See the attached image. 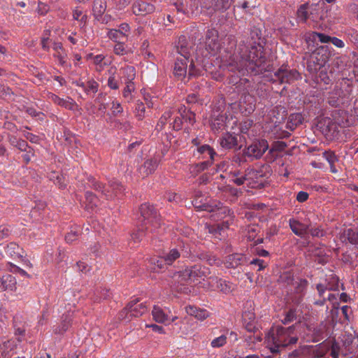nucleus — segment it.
I'll use <instances>...</instances> for the list:
<instances>
[{"label":"nucleus","instance_id":"obj_1","mask_svg":"<svg viewBox=\"0 0 358 358\" xmlns=\"http://www.w3.org/2000/svg\"><path fill=\"white\" fill-rule=\"evenodd\" d=\"M225 65L230 71L240 73L245 69L255 75L271 71L273 68L259 43L248 47L244 41L240 42L237 52L229 57Z\"/></svg>","mask_w":358,"mask_h":358},{"label":"nucleus","instance_id":"obj_2","mask_svg":"<svg viewBox=\"0 0 358 358\" xmlns=\"http://www.w3.org/2000/svg\"><path fill=\"white\" fill-rule=\"evenodd\" d=\"M297 341L294 325L288 327L280 325L273 327L267 336L268 348L273 354L280 353L285 348L296 344Z\"/></svg>","mask_w":358,"mask_h":358},{"label":"nucleus","instance_id":"obj_3","mask_svg":"<svg viewBox=\"0 0 358 358\" xmlns=\"http://www.w3.org/2000/svg\"><path fill=\"white\" fill-rule=\"evenodd\" d=\"M209 273V268L201 264H195L188 266L182 271L175 272L170 276L175 282L183 285L195 282L199 278H204Z\"/></svg>","mask_w":358,"mask_h":358},{"label":"nucleus","instance_id":"obj_4","mask_svg":"<svg viewBox=\"0 0 358 358\" xmlns=\"http://www.w3.org/2000/svg\"><path fill=\"white\" fill-rule=\"evenodd\" d=\"M139 211L142 217L141 224L145 226L146 229L150 228V232L155 233L161 226V219L157 210L152 205L148 203H143Z\"/></svg>","mask_w":358,"mask_h":358},{"label":"nucleus","instance_id":"obj_5","mask_svg":"<svg viewBox=\"0 0 358 358\" xmlns=\"http://www.w3.org/2000/svg\"><path fill=\"white\" fill-rule=\"evenodd\" d=\"M90 187L95 191L101 192L107 200L112 199L113 196V194L110 193L109 188L111 189L115 195L118 193H122L124 190L123 185L117 180L110 181L108 187L104 184L94 178L90 179Z\"/></svg>","mask_w":358,"mask_h":358},{"label":"nucleus","instance_id":"obj_6","mask_svg":"<svg viewBox=\"0 0 358 358\" xmlns=\"http://www.w3.org/2000/svg\"><path fill=\"white\" fill-rule=\"evenodd\" d=\"M218 38V31L215 29L207 30L204 42L205 51L202 53L204 57L216 55L220 48Z\"/></svg>","mask_w":358,"mask_h":358},{"label":"nucleus","instance_id":"obj_7","mask_svg":"<svg viewBox=\"0 0 358 358\" xmlns=\"http://www.w3.org/2000/svg\"><path fill=\"white\" fill-rule=\"evenodd\" d=\"M268 148V143L266 140H256L243 150V155L252 159H259L263 156Z\"/></svg>","mask_w":358,"mask_h":358},{"label":"nucleus","instance_id":"obj_8","mask_svg":"<svg viewBox=\"0 0 358 358\" xmlns=\"http://www.w3.org/2000/svg\"><path fill=\"white\" fill-rule=\"evenodd\" d=\"M243 322L245 329L250 333H254L252 336H249L245 340L250 343H255L257 341H261L262 338L259 334L255 335V333L258 330L255 324V313L251 311H245L243 314Z\"/></svg>","mask_w":358,"mask_h":358},{"label":"nucleus","instance_id":"obj_9","mask_svg":"<svg viewBox=\"0 0 358 358\" xmlns=\"http://www.w3.org/2000/svg\"><path fill=\"white\" fill-rule=\"evenodd\" d=\"M332 117L334 120V123H331L330 120H328L326 130H335L336 124H338L341 127H349L352 124L351 117H350L348 112L344 110H334L332 113Z\"/></svg>","mask_w":358,"mask_h":358},{"label":"nucleus","instance_id":"obj_10","mask_svg":"<svg viewBox=\"0 0 358 358\" xmlns=\"http://www.w3.org/2000/svg\"><path fill=\"white\" fill-rule=\"evenodd\" d=\"M275 80L280 83H291L300 77V74L296 69H290L287 66H282L275 72Z\"/></svg>","mask_w":358,"mask_h":358},{"label":"nucleus","instance_id":"obj_11","mask_svg":"<svg viewBox=\"0 0 358 358\" xmlns=\"http://www.w3.org/2000/svg\"><path fill=\"white\" fill-rule=\"evenodd\" d=\"M328 6L322 1L310 4V19L313 22L324 21L327 18Z\"/></svg>","mask_w":358,"mask_h":358},{"label":"nucleus","instance_id":"obj_12","mask_svg":"<svg viewBox=\"0 0 358 358\" xmlns=\"http://www.w3.org/2000/svg\"><path fill=\"white\" fill-rule=\"evenodd\" d=\"M147 312V307L143 303H139L138 300H134L129 302L127 306L121 311L120 316L125 315L127 317L129 315L130 317H139Z\"/></svg>","mask_w":358,"mask_h":358},{"label":"nucleus","instance_id":"obj_13","mask_svg":"<svg viewBox=\"0 0 358 358\" xmlns=\"http://www.w3.org/2000/svg\"><path fill=\"white\" fill-rule=\"evenodd\" d=\"M132 13L137 16H145L155 10V6L145 0H136L131 7Z\"/></svg>","mask_w":358,"mask_h":358},{"label":"nucleus","instance_id":"obj_14","mask_svg":"<svg viewBox=\"0 0 358 358\" xmlns=\"http://www.w3.org/2000/svg\"><path fill=\"white\" fill-rule=\"evenodd\" d=\"M238 137L241 138L240 135H236L229 132L225 133L220 138V144L222 148L224 149L239 150L241 149L242 145H238Z\"/></svg>","mask_w":358,"mask_h":358},{"label":"nucleus","instance_id":"obj_15","mask_svg":"<svg viewBox=\"0 0 358 358\" xmlns=\"http://www.w3.org/2000/svg\"><path fill=\"white\" fill-rule=\"evenodd\" d=\"M73 312L68 311L61 317L60 323L55 325L53 332L57 335H64L72 325Z\"/></svg>","mask_w":358,"mask_h":358},{"label":"nucleus","instance_id":"obj_16","mask_svg":"<svg viewBox=\"0 0 358 358\" xmlns=\"http://www.w3.org/2000/svg\"><path fill=\"white\" fill-rule=\"evenodd\" d=\"M159 164V160L157 158H150L146 159L144 163L138 169V173L140 177L145 178L149 175L153 173Z\"/></svg>","mask_w":358,"mask_h":358},{"label":"nucleus","instance_id":"obj_17","mask_svg":"<svg viewBox=\"0 0 358 358\" xmlns=\"http://www.w3.org/2000/svg\"><path fill=\"white\" fill-rule=\"evenodd\" d=\"M342 341L346 351L350 353H356L358 351V338L352 334L345 332L343 335Z\"/></svg>","mask_w":358,"mask_h":358},{"label":"nucleus","instance_id":"obj_18","mask_svg":"<svg viewBox=\"0 0 358 358\" xmlns=\"http://www.w3.org/2000/svg\"><path fill=\"white\" fill-rule=\"evenodd\" d=\"M313 60L317 61L320 65H325L328 62L330 52L327 45H321L317 48L312 53Z\"/></svg>","mask_w":358,"mask_h":358},{"label":"nucleus","instance_id":"obj_19","mask_svg":"<svg viewBox=\"0 0 358 358\" xmlns=\"http://www.w3.org/2000/svg\"><path fill=\"white\" fill-rule=\"evenodd\" d=\"M187 59H180L176 57V60L174 64L173 74L179 80H183L187 74Z\"/></svg>","mask_w":358,"mask_h":358},{"label":"nucleus","instance_id":"obj_20","mask_svg":"<svg viewBox=\"0 0 358 358\" xmlns=\"http://www.w3.org/2000/svg\"><path fill=\"white\" fill-rule=\"evenodd\" d=\"M16 285L15 278L10 274H6L0 277V292L15 290Z\"/></svg>","mask_w":358,"mask_h":358},{"label":"nucleus","instance_id":"obj_21","mask_svg":"<svg viewBox=\"0 0 358 358\" xmlns=\"http://www.w3.org/2000/svg\"><path fill=\"white\" fill-rule=\"evenodd\" d=\"M183 251L181 248H171L167 252H163V258H164L165 264L171 266L176 261L180 259L181 253Z\"/></svg>","mask_w":358,"mask_h":358},{"label":"nucleus","instance_id":"obj_22","mask_svg":"<svg viewBox=\"0 0 358 358\" xmlns=\"http://www.w3.org/2000/svg\"><path fill=\"white\" fill-rule=\"evenodd\" d=\"M246 262V257L242 254H232L227 257L226 266L228 268H236Z\"/></svg>","mask_w":358,"mask_h":358},{"label":"nucleus","instance_id":"obj_23","mask_svg":"<svg viewBox=\"0 0 358 358\" xmlns=\"http://www.w3.org/2000/svg\"><path fill=\"white\" fill-rule=\"evenodd\" d=\"M47 204L45 201H38L35 206L30 212V216L36 222H41L43 220V212L45 210Z\"/></svg>","mask_w":358,"mask_h":358},{"label":"nucleus","instance_id":"obj_24","mask_svg":"<svg viewBox=\"0 0 358 358\" xmlns=\"http://www.w3.org/2000/svg\"><path fill=\"white\" fill-rule=\"evenodd\" d=\"M289 227L294 234L303 237L308 234V226L301 223L300 222L291 219L289 220Z\"/></svg>","mask_w":358,"mask_h":358},{"label":"nucleus","instance_id":"obj_25","mask_svg":"<svg viewBox=\"0 0 358 358\" xmlns=\"http://www.w3.org/2000/svg\"><path fill=\"white\" fill-rule=\"evenodd\" d=\"M175 50L176 53L180 55V57H178L180 59H189L190 50L184 36L179 38L178 45L176 46Z\"/></svg>","mask_w":358,"mask_h":358},{"label":"nucleus","instance_id":"obj_26","mask_svg":"<svg viewBox=\"0 0 358 358\" xmlns=\"http://www.w3.org/2000/svg\"><path fill=\"white\" fill-rule=\"evenodd\" d=\"M233 3V0H210V8L215 12L223 13L228 10Z\"/></svg>","mask_w":358,"mask_h":358},{"label":"nucleus","instance_id":"obj_27","mask_svg":"<svg viewBox=\"0 0 358 358\" xmlns=\"http://www.w3.org/2000/svg\"><path fill=\"white\" fill-rule=\"evenodd\" d=\"M145 228V225L141 224L137 229L131 233V238L135 243L141 242L148 234L151 233L150 228L149 229H146Z\"/></svg>","mask_w":358,"mask_h":358},{"label":"nucleus","instance_id":"obj_28","mask_svg":"<svg viewBox=\"0 0 358 358\" xmlns=\"http://www.w3.org/2000/svg\"><path fill=\"white\" fill-rule=\"evenodd\" d=\"M314 82L317 84L329 85L332 83V80L328 75L325 69H321L313 76Z\"/></svg>","mask_w":358,"mask_h":358},{"label":"nucleus","instance_id":"obj_29","mask_svg":"<svg viewBox=\"0 0 358 358\" xmlns=\"http://www.w3.org/2000/svg\"><path fill=\"white\" fill-rule=\"evenodd\" d=\"M296 17L299 20L303 23L307 22L308 19L310 18V4L308 3L301 4L298 8Z\"/></svg>","mask_w":358,"mask_h":358},{"label":"nucleus","instance_id":"obj_30","mask_svg":"<svg viewBox=\"0 0 358 358\" xmlns=\"http://www.w3.org/2000/svg\"><path fill=\"white\" fill-rule=\"evenodd\" d=\"M188 315L194 316L200 320H203L208 317V313L206 310H201L196 307L189 306L185 308Z\"/></svg>","mask_w":358,"mask_h":358},{"label":"nucleus","instance_id":"obj_31","mask_svg":"<svg viewBox=\"0 0 358 358\" xmlns=\"http://www.w3.org/2000/svg\"><path fill=\"white\" fill-rule=\"evenodd\" d=\"M106 9V0H94L93 3L92 11L96 19L101 17L105 13Z\"/></svg>","mask_w":358,"mask_h":358},{"label":"nucleus","instance_id":"obj_32","mask_svg":"<svg viewBox=\"0 0 358 358\" xmlns=\"http://www.w3.org/2000/svg\"><path fill=\"white\" fill-rule=\"evenodd\" d=\"M99 204V199L97 196L90 192H87L85 194V208L87 210H94Z\"/></svg>","mask_w":358,"mask_h":358},{"label":"nucleus","instance_id":"obj_33","mask_svg":"<svg viewBox=\"0 0 358 358\" xmlns=\"http://www.w3.org/2000/svg\"><path fill=\"white\" fill-rule=\"evenodd\" d=\"M227 117L224 115H218L211 120L210 126L213 131H218L225 127Z\"/></svg>","mask_w":358,"mask_h":358},{"label":"nucleus","instance_id":"obj_34","mask_svg":"<svg viewBox=\"0 0 358 358\" xmlns=\"http://www.w3.org/2000/svg\"><path fill=\"white\" fill-rule=\"evenodd\" d=\"M50 98L55 103L67 109L73 110L75 106V102L71 98L67 97L66 99H64L55 94H52Z\"/></svg>","mask_w":358,"mask_h":358},{"label":"nucleus","instance_id":"obj_35","mask_svg":"<svg viewBox=\"0 0 358 358\" xmlns=\"http://www.w3.org/2000/svg\"><path fill=\"white\" fill-rule=\"evenodd\" d=\"M216 280V288L224 294H229L234 289V285L222 279Z\"/></svg>","mask_w":358,"mask_h":358},{"label":"nucleus","instance_id":"obj_36","mask_svg":"<svg viewBox=\"0 0 358 358\" xmlns=\"http://www.w3.org/2000/svg\"><path fill=\"white\" fill-rule=\"evenodd\" d=\"M152 267L151 268L154 272H162L166 268L167 264H165L164 258L162 255L158 259H153L151 260Z\"/></svg>","mask_w":358,"mask_h":358},{"label":"nucleus","instance_id":"obj_37","mask_svg":"<svg viewBox=\"0 0 358 358\" xmlns=\"http://www.w3.org/2000/svg\"><path fill=\"white\" fill-rule=\"evenodd\" d=\"M154 320L159 323H164L168 320V316L164 313L163 310L157 306H155L152 311Z\"/></svg>","mask_w":358,"mask_h":358},{"label":"nucleus","instance_id":"obj_38","mask_svg":"<svg viewBox=\"0 0 358 358\" xmlns=\"http://www.w3.org/2000/svg\"><path fill=\"white\" fill-rule=\"evenodd\" d=\"M332 279L334 282H336L335 285H330L329 284L327 285H323V284H317L316 286V288L318 291L319 296L320 297H322L323 294L327 289L329 290H336L338 288V277H333Z\"/></svg>","mask_w":358,"mask_h":358},{"label":"nucleus","instance_id":"obj_39","mask_svg":"<svg viewBox=\"0 0 358 358\" xmlns=\"http://www.w3.org/2000/svg\"><path fill=\"white\" fill-rule=\"evenodd\" d=\"M122 77L124 78L125 83L132 82L135 78V68L131 66H127L121 69Z\"/></svg>","mask_w":358,"mask_h":358},{"label":"nucleus","instance_id":"obj_40","mask_svg":"<svg viewBox=\"0 0 358 358\" xmlns=\"http://www.w3.org/2000/svg\"><path fill=\"white\" fill-rule=\"evenodd\" d=\"M22 249L20 246L14 242H11L7 245L6 248V253L14 257H22L20 251Z\"/></svg>","mask_w":358,"mask_h":358},{"label":"nucleus","instance_id":"obj_41","mask_svg":"<svg viewBox=\"0 0 358 358\" xmlns=\"http://www.w3.org/2000/svg\"><path fill=\"white\" fill-rule=\"evenodd\" d=\"M324 65H320V64L315 61L313 60V56L310 55L308 61H307V70L312 74L315 73L320 70L322 69V67Z\"/></svg>","mask_w":358,"mask_h":358},{"label":"nucleus","instance_id":"obj_42","mask_svg":"<svg viewBox=\"0 0 358 358\" xmlns=\"http://www.w3.org/2000/svg\"><path fill=\"white\" fill-rule=\"evenodd\" d=\"M217 210L220 211V213L226 214L230 217V220H227L226 222H223V226H224L225 228H228L229 226V222H231L233 220L234 215V211L231 209L227 208V207H221L218 208ZM224 227H220V224H217L216 226V228L218 231H221L223 229Z\"/></svg>","mask_w":358,"mask_h":358},{"label":"nucleus","instance_id":"obj_43","mask_svg":"<svg viewBox=\"0 0 358 358\" xmlns=\"http://www.w3.org/2000/svg\"><path fill=\"white\" fill-rule=\"evenodd\" d=\"M308 38L310 40H312L313 41H316L317 39L319 40L320 42L322 43H329L331 40V36L326 35L323 33H319L316 31H313L310 34V36H308Z\"/></svg>","mask_w":358,"mask_h":358},{"label":"nucleus","instance_id":"obj_44","mask_svg":"<svg viewBox=\"0 0 358 358\" xmlns=\"http://www.w3.org/2000/svg\"><path fill=\"white\" fill-rule=\"evenodd\" d=\"M172 115L173 111L171 109L166 111L159 120L156 125V129L159 131H162L164 129L165 124H166L167 120L171 118Z\"/></svg>","mask_w":358,"mask_h":358},{"label":"nucleus","instance_id":"obj_45","mask_svg":"<svg viewBox=\"0 0 358 358\" xmlns=\"http://www.w3.org/2000/svg\"><path fill=\"white\" fill-rule=\"evenodd\" d=\"M199 258L201 260L206 261L208 264L213 265H220L221 262L219 259L216 258L215 256L212 255L210 254L207 253H201L199 255Z\"/></svg>","mask_w":358,"mask_h":358},{"label":"nucleus","instance_id":"obj_46","mask_svg":"<svg viewBox=\"0 0 358 358\" xmlns=\"http://www.w3.org/2000/svg\"><path fill=\"white\" fill-rule=\"evenodd\" d=\"M294 275L290 271L283 272L278 278V282L284 285H289L293 283Z\"/></svg>","mask_w":358,"mask_h":358},{"label":"nucleus","instance_id":"obj_47","mask_svg":"<svg viewBox=\"0 0 358 358\" xmlns=\"http://www.w3.org/2000/svg\"><path fill=\"white\" fill-rule=\"evenodd\" d=\"M178 110L182 119L185 120V121H188L192 124L195 122V114L194 113L190 110L186 111L185 106L181 107Z\"/></svg>","mask_w":358,"mask_h":358},{"label":"nucleus","instance_id":"obj_48","mask_svg":"<svg viewBox=\"0 0 358 358\" xmlns=\"http://www.w3.org/2000/svg\"><path fill=\"white\" fill-rule=\"evenodd\" d=\"M197 151L200 154L207 155L208 157L211 160H213L214 156L216 154L214 150L208 145H203L201 146H199Z\"/></svg>","mask_w":358,"mask_h":358},{"label":"nucleus","instance_id":"obj_49","mask_svg":"<svg viewBox=\"0 0 358 358\" xmlns=\"http://www.w3.org/2000/svg\"><path fill=\"white\" fill-rule=\"evenodd\" d=\"M108 36L109 38L118 42H124L127 40L125 36L122 35V33L118 29H111L108 31Z\"/></svg>","mask_w":358,"mask_h":358},{"label":"nucleus","instance_id":"obj_50","mask_svg":"<svg viewBox=\"0 0 358 358\" xmlns=\"http://www.w3.org/2000/svg\"><path fill=\"white\" fill-rule=\"evenodd\" d=\"M345 235L350 243L358 244V229H348L345 231Z\"/></svg>","mask_w":358,"mask_h":358},{"label":"nucleus","instance_id":"obj_51","mask_svg":"<svg viewBox=\"0 0 358 358\" xmlns=\"http://www.w3.org/2000/svg\"><path fill=\"white\" fill-rule=\"evenodd\" d=\"M199 196H201V192H197L195 195V199L193 200L192 201V204L193 206L196 208H199L201 210H207V211H213L214 210L210 207L208 205H206V203H203L201 204V201H198V199L197 197Z\"/></svg>","mask_w":358,"mask_h":358},{"label":"nucleus","instance_id":"obj_52","mask_svg":"<svg viewBox=\"0 0 358 358\" xmlns=\"http://www.w3.org/2000/svg\"><path fill=\"white\" fill-rule=\"evenodd\" d=\"M136 117L138 120H142L145 117V107L144 103L141 101H138L136 103L135 108Z\"/></svg>","mask_w":358,"mask_h":358},{"label":"nucleus","instance_id":"obj_53","mask_svg":"<svg viewBox=\"0 0 358 358\" xmlns=\"http://www.w3.org/2000/svg\"><path fill=\"white\" fill-rule=\"evenodd\" d=\"M226 343L227 336L224 335H222L213 339L210 343V345L212 346V348H220L224 346L226 344Z\"/></svg>","mask_w":358,"mask_h":358},{"label":"nucleus","instance_id":"obj_54","mask_svg":"<svg viewBox=\"0 0 358 358\" xmlns=\"http://www.w3.org/2000/svg\"><path fill=\"white\" fill-rule=\"evenodd\" d=\"M296 320V313L294 309H290L285 315V317L282 320L284 324H289Z\"/></svg>","mask_w":358,"mask_h":358},{"label":"nucleus","instance_id":"obj_55","mask_svg":"<svg viewBox=\"0 0 358 358\" xmlns=\"http://www.w3.org/2000/svg\"><path fill=\"white\" fill-rule=\"evenodd\" d=\"M98 87H99V84L96 81H94L93 80H89L86 83V87L85 88V91L87 94H89L90 92L96 93L98 91Z\"/></svg>","mask_w":358,"mask_h":358},{"label":"nucleus","instance_id":"obj_56","mask_svg":"<svg viewBox=\"0 0 358 358\" xmlns=\"http://www.w3.org/2000/svg\"><path fill=\"white\" fill-rule=\"evenodd\" d=\"M288 120L295 125H299L303 122V116L301 113H292L289 116Z\"/></svg>","mask_w":358,"mask_h":358},{"label":"nucleus","instance_id":"obj_57","mask_svg":"<svg viewBox=\"0 0 358 358\" xmlns=\"http://www.w3.org/2000/svg\"><path fill=\"white\" fill-rule=\"evenodd\" d=\"M241 108L246 115L250 114L255 109V103H241Z\"/></svg>","mask_w":358,"mask_h":358},{"label":"nucleus","instance_id":"obj_58","mask_svg":"<svg viewBox=\"0 0 358 358\" xmlns=\"http://www.w3.org/2000/svg\"><path fill=\"white\" fill-rule=\"evenodd\" d=\"M308 286V281L305 279H301L295 287V292L298 294H302Z\"/></svg>","mask_w":358,"mask_h":358},{"label":"nucleus","instance_id":"obj_59","mask_svg":"<svg viewBox=\"0 0 358 358\" xmlns=\"http://www.w3.org/2000/svg\"><path fill=\"white\" fill-rule=\"evenodd\" d=\"M13 95V92L9 87H2L0 89V96L4 99H10Z\"/></svg>","mask_w":358,"mask_h":358},{"label":"nucleus","instance_id":"obj_60","mask_svg":"<svg viewBox=\"0 0 358 358\" xmlns=\"http://www.w3.org/2000/svg\"><path fill=\"white\" fill-rule=\"evenodd\" d=\"M323 155L324 158L328 161V162L330 164H334L336 162L338 161V158L336 156L335 153L332 151H325L323 153Z\"/></svg>","mask_w":358,"mask_h":358},{"label":"nucleus","instance_id":"obj_61","mask_svg":"<svg viewBox=\"0 0 358 358\" xmlns=\"http://www.w3.org/2000/svg\"><path fill=\"white\" fill-rule=\"evenodd\" d=\"M73 17L76 20H80L81 22L85 23L87 20V15H83L82 10L79 9H76L73 13Z\"/></svg>","mask_w":358,"mask_h":358},{"label":"nucleus","instance_id":"obj_62","mask_svg":"<svg viewBox=\"0 0 358 358\" xmlns=\"http://www.w3.org/2000/svg\"><path fill=\"white\" fill-rule=\"evenodd\" d=\"M116 8L119 10H122L126 8L132 0H113Z\"/></svg>","mask_w":358,"mask_h":358},{"label":"nucleus","instance_id":"obj_63","mask_svg":"<svg viewBox=\"0 0 358 358\" xmlns=\"http://www.w3.org/2000/svg\"><path fill=\"white\" fill-rule=\"evenodd\" d=\"M124 42H118L114 47V52L116 55H124L125 52Z\"/></svg>","mask_w":358,"mask_h":358},{"label":"nucleus","instance_id":"obj_64","mask_svg":"<svg viewBox=\"0 0 358 358\" xmlns=\"http://www.w3.org/2000/svg\"><path fill=\"white\" fill-rule=\"evenodd\" d=\"M348 36L352 43H358V31L354 29L347 32Z\"/></svg>","mask_w":358,"mask_h":358}]
</instances>
